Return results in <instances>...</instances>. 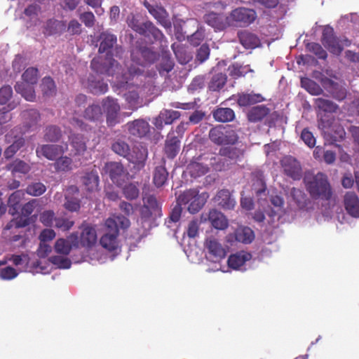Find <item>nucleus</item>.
<instances>
[{
    "label": "nucleus",
    "instance_id": "f257e3e1",
    "mask_svg": "<svg viewBox=\"0 0 359 359\" xmlns=\"http://www.w3.org/2000/svg\"><path fill=\"white\" fill-rule=\"evenodd\" d=\"M100 42L98 51L100 53H107L104 62H100L97 58H93L90 67L97 73L104 74L108 76H116V85L119 88H124L128 84L129 80L134 75L141 74V69L133 65L128 67L127 72L123 73L121 67L118 61L112 58V55L109 54L112 48H114V52L116 57H121V55L124 53V50L121 46H117V36L109 32H102L99 36Z\"/></svg>",
    "mask_w": 359,
    "mask_h": 359
},
{
    "label": "nucleus",
    "instance_id": "f03ea898",
    "mask_svg": "<svg viewBox=\"0 0 359 359\" xmlns=\"http://www.w3.org/2000/svg\"><path fill=\"white\" fill-rule=\"evenodd\" d=\"M129 219L121 215H114L105 220L106 231L102 236L100 243L103 248L114 251L118 248V236L119 229L126 230L130 227Z\"/></svg>",
    "mask_w": 359,
    "mask_h": 359
},
{
    "label": "nucleus",
    "instance_id": "7ed1b4c3",
    "mask_svg": "<svg viewBox=\"0 0 359 359\" xmlns=\"http://www.w3.org/2000/svg\"><path fill=\"white\" fill-rule=\"evenodd\" d=\"M307 191L311 198L317 200L330 201L332 197V188L328 177L323 172L313 174L307 172L303 178Z\"/></svg>",
    "mask_w": 359,
    "mask_h": 359
},
{
    "label": "nucleus",
    "instance_id": "20e7f679",
    "mask_svg": "<svg viewBox=\"0 0 359 359\" xmlns=\"http://www.w3.org/2000/svg\"><path fill=\"white\" fill-rule=\"evenodd\" d=\"M321 43L332 54L339 55L341 53L344 46L351 45L348 39L341 40L335 36L334 31L331 26H325L321 36Z\"/></svg>",
    "mask_w": 359,
    "mask_h": 359
},
{
    "label": "nucleus",
    "instance_id": "39448f33",
    "mask_svg": "<svg viewBox=\"0 0 359 359\" xmlns=\"http://www.w3.org/2000/svg\"><path fill=\"white\" fill-rule=\"evenodd\" d=\"M209 137L217 145L235 144L239 137L234 130L229 126H217L210 130Z\"/></svg>",
    "mask_w": 359,
    "mask_h": 359
},
{
    "label": "nucleus",
    "instance_id": "423d86ee",
    "mask_svg": "<svg viewBox=\"0 0 359 359\" xmlns=\"http://www.w3.org/2000/svg\"><path fill=\"white\" fill-rule=\"evenodd\" d=\"M255 10L246 7H238L231 11L229 15L230 26L248 27L257 19Z\"/></svg>",
    "mask_w": 359,
    "mask_h": 359
},
{
    "label": "nucleus",
    "instance_id": "0eeeda50",
    "mask_svg": "<svg viewBox=\"0 0 359 359\" xmlns=\"http://www.w3.org/2000/svg\"><path fill=\"white\" fill-rule=\"evenodd\" d=\"M102 109L106 116V123L109 127H113L121 121V106L116 98L108 96L101 101Z\"/></svg>",
    "mask_w": 359,
    "mask_h": 359
},
{
    "label": "nucleus",
    "instance_id": "6e6552de",
    "mask_svg": "<svg viewBox=\"0 0 359 359\" xmlns=\"http://www.w3.org/2000/svg\"><path fill=\"white\" fill-rule=\"evenodd\" d=\"M177 201L182 206L187 204V210L191 214L198 212L205 203L203 197L198 195V191L196 189H189L182 192L178 196Z\"/></svg>",
    "mask_w": 359,
    "mask_h": 359
},
{
    "label": "nucleus",
    "instance_id": "1a4fd4ad",
    "mask_svg": "<svg viewBox=\"0 0 359 359\" xmlns=\"http://www.w3.org/2000/svg\"><path fill=\"white\" fill-rule=\"evenodd\" d=\"M284 174L292 180H300L303 172L299 160L291 155L284 156L280 161Z\"/></svg>",
    "mask_w": 359,
    "mask_h": 359
},
{
    "label": "nucleus",
    "instance_id": "9d476101",
    "mask_svg": "<svg viewBox=\"0 0 359 359\" xmlns=\"http://www.w3.org/2000/svg\"><path fill=\"white\" fill-rule=\"evenodd\" d=\"M104 170L108 174L112 182L118 187H121L128 172L123 165L117 162L106 163Z\"/></svg>",
    "mask_w": 359,
    "mask_h": 359
},
{
    "label": "nucleus",
    "instance_id": "9b49d317",
    "mask_svg": "<svg viewBox=\"0 0 359 359\" xmlns=\"http://www.w3.org/2000/svg\"><path fill=\"white\" fill-rule=\"evenodd\" d=\"M203 20L215 30L222 31L231 27L229 15L227 16L224 13L208 12L203 15Z\"/></svg>",
    "mask_w": 359,
    "mask_h": 359
},
{
    "label": "nucleus",
    "instance_id": "f8f14e48",
    "mask_svg": "<svg viewBox=\"0 0 359 359\" xmlns=\"http://www.w3.org/2000/svg\"><path fill=\"white\" fill-rule=\"evenodd\" d=\"M79 245L85 248H92L97 241V233L95 226L88 224H82L80 226Z\"/></svg>",
    "mask_w": 359,
    "mask_h": 359
},
{
    "label": "nucleus",
    "instance_id": "ddd939ff",
    "mask_svg": "<svg viewBox=\"0 0 359 359\" xmlns=\"http://www.w3.org/2000/svg\"><path fill=\"white\" fill-rule=\"evenodd\" d=\"M56 253L67 255H69L72 248H79V235L76 231L69 235L67 238H59L55 244Z\"/></svg>",
    "mask_w": 359,
    "mask_h": 359
},
{
    "label": "nucleus",
    "instance_id": "4468645a",
    "mask_svg": "<svg viewBox=\"0 0 359 359\" xmlns=\"http://www.w3.org/2000/svg\"><path fill=\"white\" fill-rule=\"evenodd\" d=\"M65 150L63 146L60 144H41L36 149V155L38 158L43 156L48 160L54 161L57 160V156L63 154Z\"/></svg>",
    "mask_w": 359,
    "mask_h": 359
},
{
    "label": "nucleus",
    "instance_id": "2eb2a0df",
    "mask_svg": "<svg viewBox=\"0 0 359 359\" xmlns=\"http://www.w3.org/2000/svg\"><path fill=\"white\" fill-rule=\"evenodd\" d=\"M126 128L130 135L137 137V138L146 137L150 131L149 122L144 119L129 121L126 124Z\"/></svg>",
    "mask_w": 359,
    "mask_h": 359
},
{
    "label": "nucleus",
    "instance_id": "dca6fc26",
    "mask_svg": "<svg viewBox=\"0 0 359 359\" xmlns=\"http://www.w3.org/2000/svg\"><path fill=\"white\" fill-rule=\"evenodd\" d=\"M205 248L215 262H219L226 255V250L215 238L210 237L206 239Z\"/></svg>",
    "mask_w": 359,
    "mask_h": 359
},
{
    "label": "nucleus",
    "instance_id": "f3484780",
    "mask_svg": "<svg viewBox=\"0 0 359 359\" xmlns=\"http://www.w3.org/2000/svg\"><path fill=\"white\" fill-rule=\"evenodd\" d=\"M131 58L133 62L141 65L147 63H152L156 58V53L146 46L140 49L134 50L131 53Z\"/></svg>",
    "mask_w": 359,
    "mask_h": 359
},
{
    "label": "nucleus",
    "instance_id": "a211bd4d",
    "mask_svg": "<svg viewBox=\"0 0 359 359\" xmlns=\"http://www.w3.org/2000/svg\"><path fill=\"white\" fill-rule=\"evenodd\" d=\"M344 207L347 214L353 217H359V197L357 194L348 191L344 196Z\"/></svg>",
    "mask_w": 359,
    "mask_h": 359
},
{
    "label": "nucleus",
    "instance_id": "6ab92c4d",
    "mask_svg": "<svg viewBox=\"0 0 359 359\" xmlns=\"http://www.w3.org/2000/svg\"><path fill=\"white\" fill-rule=\"evenodd\" d=\"M230 99H233L236 101L240 107H248L253 105V104L262 102L264 100L263 96L259 93H238L231 96Z\"/></svg>",
    "mask_w": 359,
    "mask_h": 359
},
{
    "label": "nucleus",
    "instance_id": "aec40b11",
    "mask_svg": "<svg viewBox=\"0 0 359 359\" xmlns=\"http://www.w3.org/2000/svg\"><path fill=\"white\" fill-rule=\"evenodd\" d=\"M238 38L239 43L246 49H255L261 44L257 35L247 29L239 30Z\"/></svg>",
    "mask_w": 359,
    "mask_h": 359
},
{
    "label": "nucleus",
    "instance_id": "412c9836",
    "mask_svg": "<svg viewBox=\"0 0 359 359\" xmlns=\"http://www.w3.org/2000/svg\"><path fill=\"white\" fill-rule=\"evenodd\" d=\"M215 201L224 210H233L236 202L227 189H222L215 196Z\"/></svg>",
    "mask_w": 359,
    "mask_h": 359
},
{
    "label": "nucleus",
    "instance_id": "4be33fe9",
    "mask_svg": "<svg viewBox=\"0 0 359 359\" xmlns=\"http://www.w3.org/2000/svg\"><path fill=\"white\" fill-rule=\"evenodd\" d=\"M323 86L327 91L331 93L336 100H344L347 96V91L346 88L340 86L339 83L332 81L331 79L326 78L324 79Z\"/></svg>",
    "mask_w": 359,
    "mask_h": 359
},
{
    "label": "nucleus",
    "instance_id": "5701e85b",
    "mask_svg": "<svg viewBox=\"0 0 359 359\" xmlns=\"http://www.w3.org/2000/svg\"><path fill=\"white\" fill-rule=\"evenodd\" d=\"M22 117L24 126L29 130H34L37 128V126L41 120L39 111L36 109H29L23 111L21 114Z\"/></svg>",
    "mask_w": 359,
    "mask_h": 359
},
{
    "label": "nucleus",
    "instance_id": "b1692460",
    "mask_svg": "<svg viewBox=\"0 0 359 359\" xmlns=\"http://www.w3.org/2000/svg\"><path fill=\"white\" fill-rule=\"evenodd\" d=\"M251 253L241 250L238 252L230 255L227 260V264L229 267L231 269H239L248 262V260L251 259Z\"/></svg>",
    "mask_w": 359,
    "mask_h": 359
},
{
    "label": "nucleus",
    "instance_id": "393cba45",
    "mask_svg": "<svg viewBox=\"0 0 359 359\" xmlns=\"http://www.w3.org/2000/svg\"><path fill=\"white\" fill-rule=\"evenodd\" d=\"M165 160L162 158L161 164L156 166L153 172V183L156 187H162L165 185L168 177V172L165 166Z\"/></svg>",
    "mask_w": 359,
    "mask_h": 359
},
{
    "label": "nucleus",
    "instance_id": "a878e982",
    "mask_svg": "<svg viewBox=\"0 0 359 359\" xmlns=\"http://www.w3.org/2000/svg\"><path fill=\"white\" fill-rule=\"evenodd\" d=\"M208 220L215 229L219 230L226 229L229 225L226 216L217 210H211L209 212Z\"/></svg>",
    "mask_w": 359,
    "mask_h": 359
},
{
    "label": "nucleus",
    "instance_id": "bb28decb",
    "mask_svg": "<svg viewBox=\"0 0 359 359\" xmlns=\"http://www.w3.org/2000/svg\"><path fill=\"white\" fill-rule=\"evenodd\" d=\"M180 140L177 136L169 135L165 140V154L168 158L173 159L179 154Z\"/></svg>",
    "mask_w": 359,
    "mask_h": 359
},
{
    "label": "nucleus",
    "instance_id": "cd10ccee",
    "mask_svg": "<svg viewBox=\"0 0 359 359\" xmlns=\"http://www.w3.org/2000/svg\"><path fill=\"white\" fill-rule=\"evenodd\" d=\"M227 81L226 73L214 72L208 83V88L211 92H219L222 89Z\"/></svg>",
    "mask_w": 359,
    "mask_h": 359
},
{
    "label": "nucleus",
    "instance_id": "c85d7f7f",
    "mask_svg": "<svg viewBox=\"0 0 359 359\" xmlns=\"http://www.w3.org/2000/svg\"><path fill=\"white\" fill-rule=\"evenodd\" d=\"M142 26L144 30V34H142V36L153 41L163 40L164 35L162 31L158 29L154 22L149 20H145L143 22Z\"/></svg>",
    "mask_w": 359,
    "mask_h": 359
},
{
    "label": "nucleus",
    "instance_id": "c756f323",
    "mask_svg": "<svg viewBox=\"0 0 359 359\" xmlns=\"http://www.w3.org/2000/svg\"><path fill=\"white\" fill-rule=\"evenodd\" d=\"M245 150L236 146H226L219 150V154L224 158H229L234 163L243 158Z\"/></svg>",
    "mask_w": 359,
    "mask_h": 359
},
{
    "label": "nucleus",
    "instance_id": "7c9ffc66",
    "mask_svg": "<svg viewBox=\"0 0 359 359\" xmlns=\"http://www.w3.org/2000/svg\"><path fill=\"white\" fill-rule=\"evenodd\" d=\"M66 25L65 21L55 19H49L43 25V33L46 36H51L65 30Z\"/></svg>",
    "mask_w": 359,
    "mask_h": 359
},
{
    "label": "nucleus",
    "instance_id": "2f4dec72",
    "mask_svg": "<svg viewBox=\"0 0 359 359\" xmlns=\"http://www.w3.org/2000/svg\"><path fill=\"white\" fill-rule=\"evenodd\" d=\"M148 11L160 25L165 27H170L171 24L168 18V15L165 8L159 6H153L149 5L147 6Z\"/></svg>",
    "mask_w": 359,
    "mask_h": 359
},
{
    "label": "nucleus",
    "instance_id": "473e14b6",
    "mask_svg": "<svg viewBox=\"0 0 359 359\" xmlns=\"http://www.w3.org/2000/svg\"><path fill=\"white\" fill-rule=\"evenodd\" d=\"M147 155V149L144 147L133 149V153H130L129 156V162L136 165L138 169H141L145 165Z\"/></svg>",
    "mask_w": 359,
    "mask_h": 359
},
{
    "label": "nucleus",
    "instance_id": "72a5a7b5",
    "mask_svg": "<svg viewBox=\"0 0 359 359\" xmlns=\"http://www.w3.org/2000/svg\"><path fill=\"white\" fill-rule=\"evenodd\" d=\"M34 84L26 83L25 81L17 82L15 89L17 93L25 98L26 100L33 102L36 98V93L33 88Z\"/></svg>",
    "mask_w": 359,
    "mask_h": 359
},
{
    "label": "nucleus",
    "instance_id": "f704fd0d",
    "mask_svg": "<svg viewBox=\"0 0 359 359\" xmlns=\"http://www.w3.org/2000/svg\"><path fill=\"white\" fill-rule=\"evenodd\" d=\"M83 117L85 119L93 122L102 121L103 117L102 105L100 106L97 103H93V104L89 105L83 112Z\"/></svg>",
    "mask_w": 359,
    "mask_h": 359
},
{
    "label": "nucleus",
    "instance_id": "c9c22d12",
    "mask_svg": "<svg viewBox=\"0 0 359 359\" xmlns=\"http://www.w3.org/2000/svg\"><path fill=\"white\" fill-rule=\"evenodd\" d=\"M25 196V191L17 190L13 192L8 198V205L9 208V212L11 215H15L20 208V203L24 200Z\"/></svg>",
    "mask_w": 359,
    "mask_h": 359
},
{
    "label": "nucleus",
    "instance_id": "e433bc0d",
    "mask_svg": "<svg viewBox=\"0 0 359 359\" xmlns=\"http://www.w3.org/2000/svg\"><path fill=\"white\" fill-rule=\"evenodd\" d=\"M270 109L265 105H258L252 107L247 114L248 120L251 122H258L266 117Z\"/></svg>",
    "mask_w": 359,
    "mask_h": 359
},
{
    "label": "nucleus",
    "instance_id": "4c0bfd02",
    "mask_svg": "<svg viewBox=\"0 0 359 359\" xmlns=\"http://www.w3.org/2000/svg\"><path fill=\"white\" fill-rule=\"evenodd\" d=\"M81 180L86 191L89 192L97 191L100 182L97 171L86 172Z\"/></svg>",
    "mask_w": 359,
    "mask_h": 359
},
{
    "label": "nucleus",
    "instance_id": "58836bf2",
    "mask_svg": "<svg viewBox=\"0 0 359 359\" xmlns=\"http://www.w3.org/2000/svg\"><path fill=\"white\" fill-rule=\"evenodd\" d=\"M88 90L95 95L103 94L108 91V84L103 79H95L93 76L88 78Z\"/></svg>",
    "mask_w": 359,
    "mask_h": 359
},
{
    "label": "nucleus",
    "instance_id": "ea45409f",
    "mask_svg": "<svg viewBox=\"0 0 359 359\" xmlns=\"http://www.w3.org/2000/svg\"><path fill=\"white\" fill-rule=\"evenodd\" d=\"M62 136L61 128L55 125H50L45 128L43 130V140L52 143H56L60 140Z\"/></svg>",
    "mask_w": 359,
    "mask_h": 359
},
{
    "label": "nucleus",
    "instance_id": "a19ab883",
    "mask_svg": "<svg viewBox=\"0 0 359 359\" xmlns=\"http://www.w3.org/2000/svg\"><path fill=\"white\" fill-rule=\"evenodd\" d=\"M32 167L30 165L20 158H15L11 163L7 164V170L11 173L27 174L30 172Z\"/></svg>",
    "mask_w": 359,
    "mask_h": 359
},
{
    "label": "nucleus",
    "instance_id": "79ce46f5",
    "mask_svg": "<svg viewBox=\"0 0 359 359\" xmlns=\"http://www.w3.org/2000/svg\"><path fill=\"white\" fill-rule=\"evenodd\" d=\"M213 116L218 121H231L235 119V111L230 107H219L214 111Z\"/></svg>",
    "mask_w": 359,
    "mask_h": 359
},
{
    "label": "nucleus",
    "instance_id": "37998d69",
    "mask_svg": "<svg viewBox=\"0 0 359 359\" xmlns=\"http://www.w3.org/2000/svg\"><path fill=\"white\" fill-rule=\"evenodd\" d=\"M235 238L239 242L248 244L255 239V233L252 229L248 226H243L235 231Z\"/></svg>",
    "mask_w": 359,
    "mask_h": 359
},
{
    "label": "nucleus",
    "instance_id": "c03bdc74",
    "mask_svg": "<svg viewBox=\"0 0 359 359\" xmlns=\"http://www.w3.org/2000/svg\"><path fill=\"white\" fill-rule=\"evenodd\" d=\"M252 69L249 65L243 66V65L237 62L230 65L228 67L229 76L233 79L245 76L247 73L252 72Z\"/></svg>",
    "mask_w": 359,
    "mask_h": 359
},
{
    "label": "nucleus",
    "instance_id": "a18cd8bd",
    "mask_svg": "<svg viewBox=\"0 0 359 359\" xmlns=\"http://www.w3.org/2000/svg\"><path fill=\"white\" fill-rule=\"evenodd\" d=\"M70 141L74 149L75 154H82L86 150V143L83 135L80 134H72L70 136Z\"/></svg>",
    "mask_w": 359,
    "mask_h": 359
},
{
    "label": "nucleus",
    "instance_id": "49530a36",
    "mask_svg": "<svg viewBox=\"0 0 359 359\" xmlns=\"http://www.w3.org/2000/svg\"><path fill=\"white\" fill-rule=\"evenodd\" d=\"M73 160L67 156H59L53 163L57 172H69L72 170Z\"/></svg>",
    "mask_w": 359,
    "mask_h": 359
},
{
    "label": "nucleus",
    "instance_id": "de8ad7c7",
    "mask_svg": "<svg viewBox=\"0 0 359 359\" xmlns=\"http://www.w3.org/2000/svg\"><path fill=\"white\" fill-rule=\"evenodd\" d=\"M187 170L191 177L196 178L206 174L209 168L202 163L191 162L188 165Z\"/></svg>",
    "mask_w": 359,
    "mask_h": 359
},
{
    "label": "nucleus",
    "instance_id": "09e8293b",
    "mask_svg": "<svg viewBox=\"0 0 359 359\" xmlns=\"http://www.w3.org/2000/svg\"><path fill=\"white\" fill-rule=\"evenodd\" d=\"M111 150L116 154L121 155L128 160L130 159V145L126 141L118 140L111 145Z\"/></svg>",
    "mask_w": 359,
    "mask_h": 359
},
{
    "label": "nucleus",
    "instance_id": "8fccbe9b",
    "mask_svg": "<svg viewBox=\"0 0 359 359\" xmlns=\"http://www.w3.org/2000/svg\"><path fill=\"white\" fill-rule=\"evenodd\" d=\"M315 104L320 110L325 112H336L338 109V106L335 102L331 100H325V98L323 97L316 98Z\"/></svg>",
    "mask_w": 359,
    "mask_h": 359
},
{
    "label": "nucleus",
    "instance_id": "3c124183",
    "mask_svg": "<svg viewBox=\"0 0 359 359\" xmlns=\"http://www.w3.org/2000/svg\"><path fill=\"white\" fill-rule=\"evenodd\" d=\"M302 86L312 95H320L323 92L318 83L309 78L301 79Z\"/></svg>",
    "mask_w": 359,
    "mask_h": 359
},
{
    "label": "nucleus",
    "instance_id": "603ef678",
    "mask_svg": "<svg viewBox=\"0 0 359 359\" xmlns=\"http://www.w3.org/2000/svg\"><path fill=\"white\" fill-rule=\"evenodd\" d=\"M25 140L22 137L16 139L13 144L8 146L4 152L6 158H11L20 149L25 146Z\"/></svg>",
    "mask_w": 359,
    "mask_h": 359
},
{
    "label": "nucleus",
    "instance_id": "864d4df0",
    "mask_svg": "<svg viewBox=\"0 0 359 359\" xmlns=\"http://www.w3.org/2000/svg\"><path fill=\"white\" fill-rule=\"evenodd\" d=\"M180 116V114L178 111L164 110L160 113L158 119L161 123L163 122L165 125H170L175 120L179 119Z\"/></svg>",
    "mask_w": 359,
    "mask_h": 359
},
{
    "label": "nucleus",
    "instance_id": "5fc2aeb1",
    "mask_svg": "<svg viewBox=\"0 0 359 359\" xmlns=\"http://www.w3.org/2000/svg\"><path fill=\"white\" fill-rule=\"evenodd\" d=\"M127 24L133 31L136 32L137 34L142 35L144 34L143 30V22L140 20L138 15H135L134 14H130L127 17Z\"/></svg>",
    "mask_w": 359,
    "mask_h": 359
},
{
    "label": "nucleus",
    "instance_id": "6e6d98bb",
    "mask_svg": "<svg viewBox=\"0 0 359 359\" xmlns=\"http://www.w3.org/2000/svg\"><path fill=\"white\" fill-rule=\"evenodd\" d=\"M122 191L124 197L129 201L135 200V198H138L140 194L138 187L135 183L126 184L123 187Z\"/></svg>",
    "mask_w": 359,
    "mask_h": 359
},
{
    "label": "nucleus",
    "instance_id": "4d7b16f0",
    "mask_svg": "<svg viewBox=\"0 0 359 359\" xmlns=\"http://www.w3.org/2000/svg\"><path fill=\"white\" fill-rule=\"evenodd\" d=\"M46 191V187L43 183L32 182L26 188V193L32 196H39Z\"/></svg>",
    "mask_w": 359,
    "mask_h": 359
},
{
    "label": "nucleus",
    "instance_id": "13d9d810",
    "mask_svg": "<svg viewBox=\"0 0 359 359\" xmlns=\"http://www.w3.org/2000/svg\"><path fill=\"white\" fill-rule=\"evenodd\" d=\"M41 90L46 96L53 95L56 90V86L51 77H44L41 83Z\"/></svg>",
    "mask_w": 359,
    "mask_h": 359
},
{
    "label": "nucleus",
    "instance_id": "bf43d9fd",
    "mask_svg": "<svg viewBox=\"0 0 359 359\" xmlns=\"http://www.w3.org/2000/svg\"><path fill=\"white\" fill-rule=\"evenodd\" d=\"M306 48L311 53L315 54L319 59L325 60L327 58L328 54L322 46L317 43H309L306 44Z\"/></svg>",
    "mask_w": 359,
    "mask_h": 359
},
{
    "label": "nucleus",
    "instance_id": "052dcab7",
    "mask_svg": "<svg viewBox=\"0 0 359 359\" xmlns=\"http://www.w3.org/2000/svg\"><path fill=\"white\" fill-rule=\"evenodd\" d=\"M38 69L29 67L23 73L22 81L31 84H36L39 79Z\"/></svg>",
    "mask_w": 359,
    "mask_h": 359
},
{
    "label": "nucleus",
    "instance_id": "680f3d73",
    "mask_svg": "<svg viewBox=\"0 0 359 359\" xmlns=\"http://www.w3.org/2000/svg\"><path fill=\"white\" fill-rule=\"evenodd\" d=\"M74 224V222L67 219V217H56L54 226H55L56 229L66 231L71 229Z\"/></svg>",
    "mask_w": 359,
    "mask_h": 359
},
{
    "label": "nucleus",
    "instance_id": "e2e57ef3",
    "mask_svg": "<svg viewBox=\"0 0 359 359\" xmlns=\"http://www.w3.org/2000/svg\"><path fill=\"white\" fill-rule=\"evenodd\" d=\"M55 217L53 210H45L40 215L39 220L44 226L51 227L55 224Z\"/></svg>",
    "mask_w": 359,
    "mask_h": 359
},
{
    "label": "nucleus",
    "instance_id": "0e129e2a",
    "mask_svg": "<svg viewBox=\"0 0 359 359\" xmlns=\"http://www.w3.org/2000/svg\"><path fill=\"white\" fill-rule=\"evenodd\" d=\"M40 11V6L37 4H31L25 8L24 14L29 18L30 20H37Z\"/></svg>",
    "mask_w": 359,
    "mask_h": 359
},
{
    "label": "nucleus",
    "instance_id": "69168bd1",
    "mask_svg": "<svg viewBox=\"0 0 359 359\" xmlns=\"http://www.w3.org/2000/svg\"><path fill=\"white\" fill-rule=\"evenodd\" d=\"M172 48L174 50V53L180 63L186 64L189 62L191 57L189 54L186 53L185 48L179 46L175 48V45H172Z\"/></svg>",
    "mask_w": 359,
    "mask_h": 359
},
{
    "label": "nucleus",
    "instance_id": "338daca9",
    "mask_svg": "<svg viewBox=\"0 0 359 359\" xmlns=\"http://www.w3.org/2000/svg\"><path fill=\"white\" fill-rule=\"evenodd\" d=\"M144 203V208L151 210L153 212H157L160 210V207L157 199L152 195L147 196L143 199Z\"/></svg>",
    "mask_w": 359,
    "mask_h": 359
},
{
    "label": "nucleus",
    "instance_id": "774afa93",
    "mask_svg": "<svg viewBox=\"0 0 359 359\" xmlns=\"http://www.w3.org/2000/svg\"><path fill=\"white\" fill-rule=\"evenodd\" d=\"M13 95L12 88L10 86H4L0 88V105H4L10 100Z\"/></svg>",
    "mask_w": 359,
    "mask_h": 359
}]
</instances>
